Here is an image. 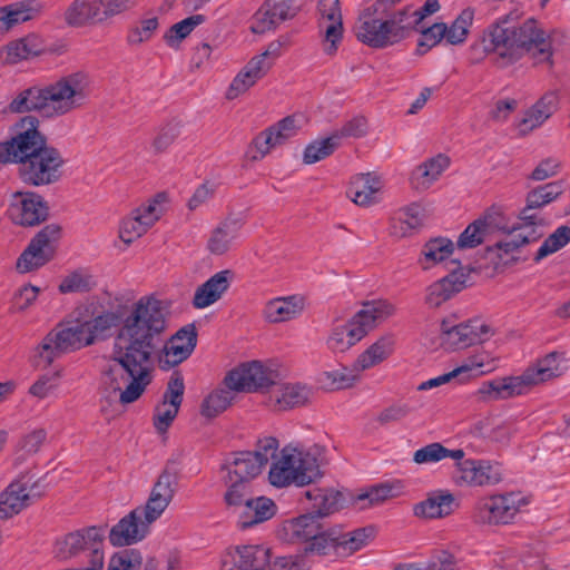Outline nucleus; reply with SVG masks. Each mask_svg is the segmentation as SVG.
I'll return each mask as SVG.
<instances>
[{"instance_id": "obj_1", "label": "nucleus", "mask_w": 570, "mask_h": 570, "mask_svg": "<svg viewBox=\"0 0 570 570\" xmlns=\"http://www.w3.org/2000/svg\"><path fill=\"white\" fill-rule=\"evenodd\" d=\"M166 326L164 303L153 295L126 308L101 368L100 390L107 399L128 405L142 396L153 381L155 341Z\"/></svg>"}, {"instance_id": "obj_2", "label": "nucleus", "mask_w": 570, "mask_h": 570, "mask_svg": "<svg viewBox=\"0 0 570 570\" xmlns=\"http://www.w3.org/2000/svg\"><path fill=\"white\" fill-rule=\"evenodd\" d=\"M90 86V76L78 70L46 87H31L21 91L9 108L12 112L37 111L47 118L65 116L85 104Z\"/></svg>"}, {"instance_id": "obj_3", "label": "nucleus", "mask_w": 570, "mask_h": 570, "mask_svg": "<svg viewBox=\"0 0 570 570\" xmlns=\"http://www.w3.org/2000/svg\"><path fill=\"white\" fill-rule=\"evenodd\" d=\"M482 45L484 51L497 55L507 63L525 53L539 63L549 62L552 57L550 38L534 20L520 26H491L483 35Z\"/></svg>"}, {"instance_id": "obj_4", "label": "nucleus", "mask_w": 570, "mask_h": 570, "mask_svg": "<svg viewBox=\"0 0 570 570\" xmlns=\"http://www.w3.org/2000/svg\"><path fill=\"white\" fill-rule=\"evenodd\" d=\"M116 321L117 315L104 311L99 297H91L77 306L55 331L62 351L75 352L102 341Z\"/></svg>"}, {"instance_id": "obj_5", "label": "nucleus", "mask_w": 570, "mask_h": 570, "mask_svg": "<svg viewBox=\"0 0 570 570\" xmlns=\"http://www.w3.org/2000/svg\"><path fill=\"white\" fill-rule=\"evenodd\" d=\"M0 163L19 165L26 184L42 187L60 180L65 158L52 145H0Z\"/></svg>"}, {"instance_id": "obj_6", "label": "nucleus", "mask_w": 570, "mask_h": 570, "mask_svg": "<svg viewBox=\"0 0 570 570\" xmlns=\"http://www.w3.org/2000/svg\"><path fill=\"white\" fill-rule=\"evenodd\" d=\"M566 371L561 354L552 352L529 366L521 375L495 379L484 383L479 392L493 400H503L528 392L538 384L561 376Z\"/></svg>"}, {"instance_id": "obj_7", "label": "nucleus", "mask_w": 570, "mask_h": 570, "mask_svg": "<svg viewBox=\"0 0 570 570\" xmlns=\"http://www.w3.org/2000/svg\"><path fill=\"white\" fill-rule=\"evenodd\" d=\"M395 312V305L387 299L364 302L362 308L351 321L331 330L326 340L327 347L335 353L347 351L380 323L393 316Z\"/></svg>"}, {"instance_id": "obj_8", "label": "nucleus", "mask_w": 570, "mask_h": 570, "mask_svg": "<svg viewBox=\"0 0 570 570\" xmlns=\"http://www.w3.org/2000/svg\"><path fill=\"white\" fill-rule=\"evenodd\" d=\"M62 235L63 228L58 223L47 224L39 229L16 258V273L32 274L50 263L56 257Z\"/></svg>"}, {"instance_id": "obj_9", "label": "nucleus", "mask_w": 570, "mask_h": 570, "mask_svg": "<svg viewBox=\"0 0 570 570\" xmlns=\"http://www.w3.org/2000/svg\"><path fill=\"white\" fill-rule=\"evenodd\" d=\"M409 30L400 11L389 19H381L370 12H364L355 24V35L362 42L382 48L401 41Z\"/></svg>"}, {"instance_id": "obj_10", "label": "nucleus", "mask_w": 570, "mask_h": 570, "mask_svg": "<svg viewBox=\"0 0 570 570\" xmlns=\"http://www.w3.org/2000/svg\"><path fill=\"white\" fill-rule=\"evenodd\" d=\"M532 502L531 495L510 491L485 497L475 504V518L483 524H509Z\"/></svg>"}, {"instance_id": "obj_11", "label": "nucleus", "mask_w": 570, "mask_h": 570, "mask_svg": "<svg viewBox=\"0 0 570 570\" xmlns=\"http://www.w3.org/2000/svg\"><path fill=\"white\" fill-rule=\"evenodd\" d=\"M286 539L306 543L305 552L326 556L336 549V539L327 533L315 514L307 513L283 523Z\"/></svg>"}, {"instance_id": "obj_12", "label": "nucleus", "mask_w": 570, "mask_h": 570, "mask_svg": "<svg viewBox=\"0 0 570 570\" xmlns=\"http://www.w3.org/2000/svg\"><path fill=\"white\" fill-rule=\"evenodd\" d=\"M494 335L491 325L481 317L454 323L450 318L440 324V342L444 350L458 351L482 344Z\"/></svg>"}, {"instance_id": "obj_13", "label": "nucleus", "mask_w": 570, "mask_h": 570, "mask_svg": "<svg viewBox=\"0 0 570 570\" xmlns=\"http://www.w3.org/2000/svg\"><path fill=\"white\" fill-rule=\"evenodd\" d=\"M45 492L46 487L40 479L28 474L17 476L0 492V519L18 515Z\"/></svg>"}, {"instance_id": "obj_14", "label": "nucleus", "mask_w": 570, "mask_h": 570, "mask_svg": "<svg viewBox=\"0 0 570 570\" xmlns=\"http://www.w3.org/2000/svg\"><path fill=\"white\" fill-rule=\"evenodd\" d=\"M105 556L100 549H94L89 564L63 570H104ZM106 570H159V561L139 549H125L114 552Z\"/></svg>"}, {"instance_id": "obj_15", "label": "nucleus", "mask_w": 570, "mask_h": 570, "mask_svg": "<svg viewBox=\"0 0 570 570\" xmlns=\"http://www.w3.org/2000/svg\"><path fill=\"white\" fill-rule=\"evenodd\" d=\"M8 216L17 226L35 227L49 217V205L38 193L14 191L10 197Z\"/></svg>"}, {"instance_id": "obj_16", "label": "nucleus", "mask_w": 570, "mask_h": 570, "mask_svg": "<svg viewBox=\"0 0 570 570\" xmlns=\"http://www.w3.org/2000/svg\"><path fill=\"white\" fill-rule=\"evenodd\" d=\"M276 380L274 370L259 361H252L232 370L225 377V384L240 392H269Z\"/></svg>"}, {"instance_id": "obj_17", "label": "nucleus", "mask_w": 570, "mask_h": 570, "mask_svg": "<svg viewBox=\"0 0 570 570\" xmlns=\"http://www.w3.org/2000/svg\"><path fill=\"white\" fill-rule=\"evenodd\" d=\"M185 392L184 380L174 374L168 381L163 400L156 405L153 425L157 434L165 435L178 415Z\"/></svg>"}, {"instance_id": "obj_18", "label": "nucleus", "mask_w": 570, "mask_h": 570, "mask_svg": "<svg viewBox=\"0 0 570 570\" xmlns=\"http://www.w3.org/2000/svg\"><path fill=\"white\" fill-rule=\"evenodd\" d=\"M271 551L262 544L237 546L220 557L222 570H267Z\"/></svg>"}, {"instance_id": "obj_19", "label": "nucleus", "mask_w": 570, "mask_h": 570, "mask_svg": "<svg viewBox=\"0 0 570 570\" xmlns=\"http://www.w3.org/2000/svg\"><path fill=\"white\" fill-rule=\"evenodd\" d=\"M455 466L460 479L469 487H492L503 481V468L498 461L463 458Z\"/></svg>"}, {"instance_id": "obj_20", "label": "nucleus", "mask_w": 570, "mask_h": 570, "mask_svg": "<svg viewBox=\"0 0 570 570\" xmlns=\"http://www.w3.org/2000/svg\"><path fill=\"white\" fill-rule=\"evenodd\" d=\"M297 9L294 0H267L253 16L250 30L259 36L273 31L282 21L293 18Z\"/></svg>"}, {"instance_id": "obj_21", "label": "nucleus", "mask_w": 570, "mask_h": 570, "mask_svg": "<svg viewBox=\"0 0 570 570\" xmlns=\"http://www.w3.org/2000/svg\"><path fill=\"white\" fill-rule=\"evenodd\" d=\"M151 523L136 509L121 518L109 531L114 547H128L142 541L150 532Z\"/></svg>"}, {"instance_id": "obj_22", "label": "nucleus", "mask_w": 570, "mask_h": 570, "mask_svg": "<svg viewBox=\"0 0 570 570\" xmlns=\"http://www.w3.org/2000/svg\"><path fill=\"white\" fill-rule=\"evenodd\" d=\"M505 228L507 224L501 212L499 209L489 210L466 226L460 234L456 246L460 249L475 248L484 242L489 234Z\"/></svg>"}, {"instance_id": "obj_23", "label": "nucleus", "mask_w": 570, "mask_h": 570, "mask_svg": "<svg viewBox=\"0 0 570 570\" xmlns=\"http://www.w3.org/2000/svg\"><path fill=\"white\" fill-rule=\"evenodd\" d=\"M196 346V332L194 325H187L179 330L164 345L158 364L163 370H169L184 362Z\"/></svg>"}, {"instance_id": "obj_24", "label": "nucleus", "mask_w": 570, "mask_h": 570, "mask_svg": "<svg viewBox=\"0 0 570 570\" xmlns=\"http://www.w3.org/2000/svg\"><path fill=\"white\" fill-rule=\"evenodd\" d=\"M312 397V387L301 382H283L274 385L268 393L269 405L277 411H286L306 405Z\"/></svg>"}, {"instance_id": "obj_25", "label": "nucleus", "mask_w": 570, "mask_h": 570, "mask_svg": "<svg viewBox=\"0 0 570 570\" xmlns=\"http://www.w3.org/2000/svg\"><path fill=\"white\" fill-rule=\"evenodd\" d=\"M321 27L324 29L323 50L334 55L342 41L343 26L338 0H320Z\"/></svg>"}, {"instance_id": "obj_26", "label": "nucleus", "mask_w": 570, "mask_h": 570, "mask_svg": "<svg viewBox=\"0 0 570 570\" xmlns=\"http://www.w3.org/2000/svg\"><path fill=\"white\" fill-rule=\"evenodd\" d=\"M563 189V181L556 180L530 190L527 195V205L520 214V220L531 223V225L538 227V230H542L543 220L537 213H532V210L554 202L562 195Z\"/></svg>"}, {"instance_id": "obj_27", "label": "nucleus", "mask_w": 570, "mask_h": 570, "mask_svg": "<svg viewBox=\"0 0 570 570\" xmlns=\"http://www.w3.org/2000/svg\"><path fill=\"white\" fill-rule=\"evenodd\" d=\"M558 97L554 92L542 96L533 106L527 109L515 121L517 138H524L539 128L557 110Z\"/></svg>"}, {"instance_id": "obj_28", "label": "nucleus", "mask_w": 570, "mask_h": 570, "mask_svg": "<svg viewBox=\"0 0 570 570\" xmlns=\"http://www.w3.org/2000/svg\"><path fill=\"white\" fill-rule=\"evenodd\" d=\"M175 494V480L168 473L161 474L154 484L146 504L137 510L147 522L157 521L168 508Z\"/></svg>"}, {"instance_id": "obj_29", "label": "nucleus", "mask_w": 570, "mask_h": 570, "mask_svg": "<svg viewBox=\"0 0 570 570\" xmlns=\"http://www.w3.org/2000/svg\"><path fill=\"white\" fill-rule=\"evenodd\" d=\"M288 456L285 468L293 470L296 476V485L303 487L312 483L320 475L317 459L304 450L287 445L284 446L277 458Z\"/></svg>"}, {"instance_id": "obj_30", "label": "nucleus", "mask_w": 570, "mask_h": 570, "mask_svg": "<svg viewBox=\"0 0 570 570\" xmlns=\"http://www.w3.org/2000/svg\"><path fill=\"white\" fill-rule=\"evenodd\" d=\"M463 273L452 272L430 284L424 292V304L428 308H439L464 288Z\"/></svg>"}, {"instance_id": "obj_31", "label": "nucleus", "mask_w": 570, "mask_h": 570, "mask_svg": "<svg viewBox=\"0 0 570 570\" xmlns=\"http://www.w3.org/2000/svg\"><path fill=\"white\" fill-rule=\"evenodd\" d=\"M382 187V180L376 174H358L352 177L347 196L354 204L367 207L379 203Z\"/></svg>"}, {"instance_id": "obj_32", "label": "nucleus", "mask_w": 570, "mask_h": 570, "mask_svg": "<svg viewBox=\"0 0 570 570\" xmlns=\"http://www.w3.org/2000/svg\"><path fill=\"white\" fill-rule=\"evenodd\" d=\"M456 507L455 498L449 491L431 492L426 499L413 505V514L419 519H442L453 513Z\"/></svg>"}, {"instance_id": "obj_33", "label": "nucleus", "mask_w": 570, "mask_h": 570, "mask_svg": "<svg viewBox=\"0 0 570 570\" xmlns=\"http://www.w3.org/2000/svg\"><path fill=\"white\" fill-rule=\"evenodd\" d=\"M43 9L39 0H21L0 7V32L37 18Z\"/></svg>"}, {"instance_id": "obj_34", "label": "nucleus", "mask_w": 570, "mask_h": 570, "mask_svg": "<svg viewBox=\"0 0 570 570\" xmlns=\"http://www.w3.org/2000/svg\"><path fill=\"white\" fill-rule=\"evenodd\" d=\"M46 46L41 37L30 33L20 39L10 41L2 49L3 61L8 65H16L22 60L32 59L42 55Z\"/></svg>"}, {"instance_id": "obj_35", "label": "nucleus", "mask_w": 570, "mask_h": 570, "mask_svg": "<svg viewBox=\"0 0 570 570\" xmlns=\"http://www.w3.org/2000/svg\"><path fill=\"white\" fill-rule=\"evenodd\" d=\"M450 159L443 154H439L419 165L410 176V185L417 191L428 190L449 167Z\"/></svg>"}, {"instance_id": "obj_36", "label": "nucleus", "mask_w": 570, "mask_h": 570, "mask_svg": "<svg viewBox=\"0 0 570 570\" xmlns=\"http://www.w3.org/2000/svg\"><path fill=\"white\" fill-rule=\"evenodd\" d=\"M222 469L226 471L228 479L247 484L262 472L261 462L250 454V451L234 453Z\"/></svg>"}, {"instance_id": "obj_37", "label": "nucleus", "mask_w": 570, "mask_h": 570, "mask_svg": "<svg viewBox=\"0 0 570 570\" xmlns=\"http://www.w3.org/2000/svg\"><path fill=\"white\" fill-rule=\"evenodd\" d=\"M304 309V299L301 296L292 295L276 297L268 301L263 309L264 317L269 323H282L291 321Z\"/></svg>"}, {"instance_id": "obj_38", "label": "nucleus", "mask_w": 570, "mask_h": 570, "mask_svg": "<svg viewBox=\"0 0 570 570\" xmlns=\"http://www.w3.org/2000/svg\"><path fill=\"white\" fill-rule=\"evenodd\" d=\"M502 232H508V236L503 240L498 242L494 248L504 255L513 254L521 246L538 240L543 234L542 230H538L537 226L522 220L519 226L509 227L507 225V228Z\"/></svg>"}, {"instance_id": "obj_39", "label": "nucleus", "mask_w": 570, "mask_h": 570, "mask_svg": "<svg viewBox=\"0 0 570 570\" xmlns=\"http://www.w3.org/2000/svg\"><path fill=\"white\" fill-rule=\"evenodd\" d=\"M276 511V504L269 498L257 497L248 499L245 501L243 511L239 514L238 525L242 529H248L272 519Z\"/></svg>"}, {"instance_id": "obj_40", "label": "nucleus", "mask_w": 570, "mask_h": 570, "mask_svg": "<svg viewBox=\"0 0 570 570\" xmlns=\"http://www.w3.org/2000/svg\"><path fill=\"white\" fill-rule=\"evenodd\" d=\"M304 117L301 115L287 116L278 122L262 131L257 142H279L293 139L303 128Z\"/></svg>"}, {"instance_id": "obj_41", "label": "nucleus", "mask_w": 570, "mask_h": 570, "mask_svg": "<svg viewBox=\"0 0 570 570\" xmlns=\"http://www.w3.org/2000/svg\"><path fill=\"white\" fill-rule=\"evenodd\" d=\"M497 367V360L493 358L488 352L480 351L466 357L462 364L454 370L460 382L470 380L471 377L480 376L494 371Z\"/></svg>"}, {"instance_id": "obj_42", "label": "nucleus", "mask_w": 570, "mask_h": 570, "mask_svg": "<svg viewBox=\"0 0 570 570\" xmlns=\"http://www.w3.org/2000/svg\"><path fill=\"white\" fill-rule=\"evenodd\" d=\"M266 73L264 67L259 66L258 60L250 59L230 82L226 91L227 99L233 100L242 96Z\"/></svg>"}, {"instance_id": "obj_43", "label": "nucleus", "mask_w": 570, "mask_h": 570, "mask_svg": "<svg viewBox=\"0 0 570 570\" xmlns=\"http://www.w3.org/2000/svg\"><path fill=\"white\" fill-rule=\"evenodd\" d=\"M244 218L242 214H230L216 226V255L228 252L240 235Z\"/></svg>"}, {"instance_id": "obj_44", "label": "nucleus", "mask_w": 570, "mask_h": 570, "mask_svg": "<svg viewBox=\"0 0 570 570\" xmlns=\"http://www.w3.org/2000/svg\"><path fill=\"white\" fill-rule=\"evenodd\" d=\"M65 20L72 27L102 21L99 0H75L65 12Z\"/></svg>"}, {"instance_id": "obj_45", "label": "nucleus", "mask_w": 570, "mask_h": 570, "mask_svg": "<svg viewBox=\"0 0 570 570\" xmlns=\"http://www.w3.org/2000/svg\"><path fill=\"white\" fill-rule=\"evenodd\" d=\"M95 530H87L82 532H72L57 541L56 552L61 559H69L78 556L80 552L89 548H95L94 540L96 539Z\"/></svg>"}, {"instance_id": "obj_46", "label": "nucleus", "mask_w": 570, "mask_h": 570, "mask_svg": "<svg viewBox=\"0 0 570 570\" xmlns=\"http://www.w3.org/2000/svg\"><path fill=\"white\" fill-rule=\"evenodd\" d=\"M168 205V195L166 193H158L131 212L149 230L165 215Z\"/></svg>"}, {"instance_id": "obj_47", "label": "nucleus", "mask_w": 570, "mask_h": 570, "mask_svg": "<svg viewBox=\"0 0 570 570\" xmlns=\"http://www.w3.org/2000/svg\"><path fill=\"white\" fill-rule=\"evenodd\" d=\"M394 343L392 335H384L379 338L357 357V368L364 371L383 362L393 352Z\"/></svg>"}, {"instance_id": "obj_48", "label": "nucleus", "mask_w": 570, "mask_h": 570, "mask_svg": "<svg viewBox=\"0 0 570 570\" xmlns=\"http://www.w3.org/2000/svg\"><path fill=\"white\" fill-rule=\"evenodd\" d=\"M39 120L24 116L10 128V138L6 142H46L47 137L39 129Z\"/></svg>"}, {"instance_id": "obj_49", "label": "nucleus", "mask_w": 570, "mask_h": 570, "mask_svg": "<svg viewBox=\"0 0 570 570\" xmlns=\"http://www.w3.org/2000/svg\"><path fill=\"white\" fill-rule=\"evenodd\" d=\"M464 455L462 449L450 450L439 442H433L417 449L413 453V461L416 464H432L450 458L456 462L462 460Z\"/></svg>"}, {"instance_id": "obj_50", "label": "nucleus", "mask_w": 570, "mask_h": 570, "mask_svg": "<svg viewBox=\"0 0 570 570\" xmlns=\"http://www.w3.org/2000/svg\"><path fill=\"white\" fill-rule=\"evenodd\" d=\"M454 244L445 237L430 239L422 249L420 263L424 269H430L439 263L446 261L453 253Z\"/></svg>"}, {"instance_id": "obj_51", "label": "nucleus", "mask_w": 570, "mask_h": 570, "mask_svg": "<svg viewBox=\"0 0 570 570\" xmlns=\"http://www.w3.org/2000/svg\"><path fill=\"white\" fill-rule=\"evenodd\" d=\"M305 497L312 501V514H315L321 521L322 518L337 511L341 505V493L313 489L305 492Z\"/></svg>"}, {"instance_id": "obj_52", "label": "nucleus", "mask_w": 570, "mask_h": 570, "mask_svg": "<svg viewBox=\"0 0 570 570\" xmlns=\"http://www.w3.org/2000/svg\"><path fill=\"white\" fill-rule=\"evenodd\" d=\"M95 276L86 268L68 272L59 282L58 291L61 294L82 293L96 286Z\"/></svg>"}, {"instance_id": "obj_53", "label": "nucleus", "mask_w": 570, "mask_h": 570, "mask_svg": "<svg viewBox=\"0 0 570 570\" xmlns=\"http://www.w3.org/2000/svg\"><path fill=\"white\" fill-rule=\"evenodd\" d=\"M474 19V11L466 8L452 21L450 26L445 23V42L451 46H460L468 39L470 29Z\"/></svg>"}, {"instance_id": "obj_54", "label": "nucleus", "mask_w": 570, "mask_h": 570, "mask_svg": "<svg viewBox=\"0 0 570 570\" xmlns=\"http://www.w3.org/2000/svg\"><path fill=\"white\" fill-rule=\"evenodd\" d=\"M207 21L205 14H193L173 24L164 35V40L170 48L177 49L198 26Z\"/></svg>"}, {"instance_id": "obj_55", "label": "nucleus", "mask_w": 570, "mask_h": 570, "mask_svg": "<svg viewBox=\"0 0 570 570\" xmlns=\"http://www.w3.org/2000/svg\"><path fill=\"white\" fill-rule=\"evenodd\" d=\"M397 495L395 487L390 483H380L361 491L354 499L360 509H366L382 504L389 499Z\"/></svg>"}, {"instance_id": "obj_56", "label": "nucleus", "mask_w": 570, "mask_h": 570, "mask_svg": "<svg viewBox=\"0 0 570 570\" xmlns=\"http://www.w3.org/2000/svg\"><path fill=\"white\" fill-rule=\"evenodd\" d=\"M58 334L52 330L32 351V362L37 367L48 366L59 353H65L59 345Z\"/></svg>"}, {"instance_id": "obj_57", "label": "nucleus", "mask_w": 570, "mask_h": 570, "mask_svg": "<svg viewBox=\"0 0 570 570\" xmlns=\"http://www.w3.org/2000/svg\"><path fill=\"white\" fill-rule=\"evenodd\" d=\"M40 293V287L32 283H22L12 294L11 311L18 314L27 312L37 303Z\"/></svg>"}, {"instance_id": "obj_58", "label": "nucleus", "mask_w": 570, "mask_h": 570, "mask_svg": "<svg viewBox=\"0 0 570 570\" xmlns=\"http://www.w3.org/2000/svg\"><path fill=\"white\" fill-rule=\"evenodd\" d=\"M367 126L363 117H355L342 127L323 137L320 142H335L344 139H360L366 132Z\"/></svg>"}, {"instance_id": "obj_59", "label": "nucleus", "mask_w": 570, "mask_h": 570, "mask_svg": "<svg viewBox=\"0 0 570 570\" xmlns=\"http://www.w3.org/2000/svg\"><path fill=\"white\" fill-rule=\"evenodd\" d=\"M570 242V227H558L539 247L534 261L540 262L544 257L558 252Z\"/></svg>"}, {"instance_id": "obj_60", "label": "nucleus", "mask_w": 570, "mask_h": 570, "mask_svg": "<svg viewBox=\"0 0 570 570\" xmlns=\"http://www.w3.org/2000/svg\"><path fill=\"white\" fill-rule=\"evenodd\" d=\"M148 232L147 227L130 212L118 226V237L126 246L132 244Z\"/></svg>"}, {"instance_id": "obj_61", "label": "nucleus", "mask_w": 570, "mask_h": 570, "mask_svg": "<svg viewBox=\"0 0 570 570\" xmlns=\"http://www.w3.org/2000/svg\"><path fill=\"white\" fill-rule=\"evenodd\" d=\"M425 218L424 208L419 204H411L397 214V220L401 224L402 235L419 229L423 226Z\"/></svg>"}, {"instance_id": "obj_62", "label": "nucleus", "mask_w": 570, "mask_h": 570, "mask_svg": "<svg viewBox=\"0 0 570 570\" xmlns=\"http://www.w3.org/2000/svg\"><path fill=\"white\" fill-rule=\"evenodd\" d=\"M440 8L441 6L439 0H426L421 8H405L400 10V13L403 17L407 30L410 31L421 23L426 17L436 13Z\"/></svg>"}, {"instance_id": "obj_63", "label": "nucleus", "mask_w": 570, "mask_h": 570, "mask_svg": "<svg viewBox=\"0 0 570 570\" xmlns=\"http://www.w3.org/2000/svg\"><path fill=\"white\" fill-rule=\"evenodd\" d=\"M289 458H275V460L272 462L269 472H268V480L269 483L277 488H284L292 483L296 484V475L293 474V470H289L284 466L288 462Z\"/></svg>"}, {"instance_id": "obj_64", "label": "nucleus", "mask_w": 570, "mask_h": 570, "mask_svg": "<svg viewBox=\"0 0 570 570\" xmlns=\"http://www.w3.org/2000/svg\"><path fill=\"white\" fill-rule=\"evenodd\" d=\"M444 32V22H436L431 27L423 29L417 40V52L423 55L441 41H445Z\"/></svg>"}]
</instances>
